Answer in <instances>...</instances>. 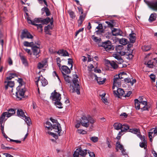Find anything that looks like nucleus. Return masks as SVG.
<instances>
[{"mask_svg": "<svg viewBox=\"0 0 157 157\" xmlns=\"http://www.w3.org/2000/svg\"><path fill=\"white\" fill-rule=\"evenodd\" d=\"M46 123V125H49V126L46 127L48 129H50L51 130L53 129L54 132H57L59 136L60 135V132L62 131V129L59 123H57V124H52L50 122L47 121Z\"/></svg>", "mask_w": 157, "mask_h": 157, "instance_id": "nucleus-1", "label": "nucleus"}, {"mask_svg": "<svg viewBox=\"0 0 157 157\" xmlns=\"http://www.w3.org/2000/svg\"><path fill=\"white\" fill-rule=\"evenodd\" d=\"M72 82L74 85H71L70 91L72 93L76 92L78 94H79L80 87L78 79L77 78H74Z\"/></svg>", "mask_w": 157, "mask_h": 157, "instance_id": "nucleus-2", "label": "nucleus"}, {"mask_svg": "<svg viewBox=\"0 0 157 157\" xmlns=\"http://www.w3.org/2000/svg\"><path fill=\"white\" fill-rule=\"evenodd\" d=\"M98 46L103 47L107 52L113 50L115 48L114 46L112 45L111 42L109 40L100 43L98 44Z\"/></svg>", "mask_w": 157, "mask_h": 157, "instance_id": "nucleus-3", "label": "nucleus"}, {"mask_svg": "<svg viewBox=\"0 0 157 157\" xmlns=\"http://www.w3.org/2000/svg\"><path fill=\"white\" fill-rule=\"evenodd\" d=\"M17 91L16 92V96L19 100H21L22 98L24 97V95L25 91V88H21L19 86L17 87Z\"/></svg>", "mask_w": 157, "mask_h": 157, "instance_id": "nucleus-4", "label": "nucleus"}, {"mask_svg": "<svg viewBox=\"0 0 157 157\" xmlns=\"http://www.w3.org/2000/svg\"><path fill=\"white\" fill-rule=\"evenodd\" d=\"M61 96L60 94L57 92L56 90H55L51 94L50 99H52L53 101L54 102L57 101H60L61 99Z\"/></svg>", "mask_w": 157, "mask_h": 157, "instance_id": "nucleus-5", "label": "nucleus"}, {"mask_svg": "<svg viewBox=\"0 0 157 157\" xmlns=\"http://www.w3.org/2000/svg\"><path fill=\"white\" fill-rule=\"evenodd\" d=\"M21 37V39H23L24 38L32 39L33 38V36L27 30L25 29L22 31Z\"/></svg>", "mask_w": 157, "mask_h": 157, "instance_id": "nucleus-6", "label": "nucleus"}, {"mask_svg": "<svg viewBox=\"0 0 157 157\" xmlns=\"http://www.w3.org/2000/svg\"><path fill=\"white\" fill-rule=\"evenodd\" d=\"M52 20L50 22V24L48 25L47 26H45L44 29V32H45L46 33L50 35H51L52 34L51 33H50V30L52 29V25H53V19L52 17Z\"/></svg>", "mask_w": 157, "mask_h": 157, "instance_id": "nucleus-7", "label": "nucleus"}, {"mask_svg": "<svg viewBox=\"0 0 157 157\" xmlns=\"http://www.w3.org/2000/svg\"><path fill=\"white\" fill-rule=\"evenodd\" d=\"M80 123L82 126L85 127H88L89 126V120L86 117L83 116L82 117Z\"/></svg>", "mask_w": 157, "mask_h": 157, "instance_id": "nucleus-8", "label": "nucleus"}, {"mask_svg": "<svg viewBox=\"0 0 157 157\" xmlns=\"http://www.w3.org/2000/svg\"><path fill=\"white\" fill-rule=\"evenodd\" d=\"M113 93L114 95H116L117 97L120 98V96L123 95L124 92L123 89L119 88L117 89L116 91L114 90L113 91Z\"/></svg>", "mask_w": 157, "mask_h": 157, "instance_id": "nucleus-9", "label": "nucleus"}, {"mask_svg": "<svg viewBox=\"0 0 157 157\" xmlns=\"http://www.w3.org/2000/svg\"><path fill=\"white\" fill-rule=\"evenodd\" d=\"M112 35L114 36H122L123 32L120 29L113 28L111 31Z\"/></svg>", "mask_w": 157, "mask_h": 157, "instance_id": "nucleus-10", "label": "nucleus"}, {"mask_svg": "<svg viewBox=\"0 0 157 157\" xmlns=\"http://www.w3.org/2000/svg\"><path fill=\"white\" fill-rule=\"evenodd\" d=\"M32 49L33 51V54L35 55L36 58H38L39 56H37L40 52V47L35 45L32 47Z\"/></svg>", "mask_w": 157, "mask_h": 157, "instance_id": "nucleus-11", "label": "nucleus"}, {"mask_svg": "<svg viewBox=\"0 0 157 157\" xmlns=\"http://www.w3.org/2000/svg\"><path fill=\"white\" fill-rule=\"evenodd\" d=\"M4 83H7L5 85V88L6 90H7L8 87H13L14 86V81H5L4 82Z\"/></svg>", "mask_w": 157, "mask_h": 157, "instance_id": "nucleus-12", "label": "nucleus"}, {"mask_svg": "<svg viewBox=\"0 0 157 157\" xmlns=\"http://www.w3.org/2000/svg\"><path fill=\"white\" fill-rule=\"evenodd\" d=\"M113 56L116 59H117L118 61L117 62L118 63L121 64L123 62V59H122L121 56L118 53H114L113 55Z\"/></svg>", "mask_w": 157, "mask_h": 157, "instance_id": "nucleus-13", "label": "nucleus"}, {"mask_svg": "<svg viewBox=\"0 0 157 157\" xmlns=\"http://www.w3.org/2000/svg\"><path fill=\"white\" fill-rule=\"evenodd\" d=\"M61 71L63 75V74H69L71 72L70 69L66 66H63L61 67Z\"/></svg>", "mask_w": 157, "mask_h": 157, "instance_id": "nucleus-14", "label": "nucleus"}, {"mask_svg": "<svg viewBox=\"0 0 157 157\" xmlns=\"http://www.w3.org/2000/svg\"><path fill=\"white\" fill-rule=\"evenodd\" d=\"M117 75H116L113 79V83L114 85H116L118 87H120L121 85V80L117 78Z\"/></svg>", "mask_w": 157, "mask_h": 157, "instance_id": "nucleus-15", "label": "nucleus"}, {"mask_svg": "<svg viewBox=\"0 0 157 157\" xmlns=\"http://www.w3.org/2000/svg\"><path fill=\"white\" fill-rule=\"evenodd\" d=\"M19 56L20 57V59L21 60L22 63L25 66H28V63L26 59V58L24 56L21 55V54L20 53L19 54Z\"/></svg>", "mask_w": 157, "mask_h": 157, "instance_id": "nucleus-16", "label": "nucleus"}, {"mask_svg": "<svg viewBox=\"0 0 157 157\" xmlns=\"http://www.w3.org/2000/svg\"><path fill=\"white\" fill-rule=\"evenodd\" d=\"M148 5L149 7L155 11H157V1L155 2H150Z\"/></svg>", "mask_w": 157, "mask_h": 157, "instance_id": "nucleus-17", "label": "nucleus"}, {"mask_svg": "<svg viewBox=\"0 0 157 157\" xmlns=\"http://www.w3.org/2000/svg\"><path fill=\"white\" fill-rule=\"evenodd\" d=\"M135 35V34L133 33L132 31V33L129 35V40L131 43L133 44L135 42L136 38Z\"/></svg>", "mask_w": 157, "mask_h": 157, "instance_id": "nucleus-18", "label": "nucleus"}, {"mask_svg": "<svg viewBox=\"0 0 157 157\" xmlns=\"http://www.w3.org/2000/svg\"><path fill=\"white\" fill-rule=\"evenodd\" d=\"M16 110V109H13L12 108L9 109L8 112H6L7 113V117L8 118L9 117L14 114L15 113Z\"/></svg>", "mask_w": 157, "mask_h": 157, "instance_id": "nucleus-19", "label": "nucleus"}, {"mask_svg": "<svg viewBox=\"0 0 157 157\" xmlns=\"http://www.w3.org/2000/svg\"><path fill=\"white\" fill-rule=\"evenodd\" d=\"M78 149L80 155L82 156H84L86 155L88 150L86 149L83 150L82 149L81 147H79Z\"/></svg>", "mask_w": 157, "mask_h": 157, "instance_id": "nucleus-20", "label": "nucleus"}, {"mask_svg": "<svg viewBox=\"0 0 157 157\" xmlns=\"http://www.w3.org/2000/svg\"><path fill=\"white\" fill-rule=\"evenodd\" d=\"M144 64L149 68H152L155 66L153 64V62L151 60H148L147 62H145Z\"/></svg>", "mask_w": 157, "mask_h": 157, "instance_id": "nucleus-21", "label": "nucleus"}, {"mask_svg": "<svg viewBox=\"0 0 157 157\" xmlns=\"http://www.w3.org/2000/svg\"><path fill=\"white\" fill-rule=\"evenodd\" d=\"M58 54L63 56H69V53L68 52L64 49L59 50L57 52Z\"/></svg>", "mask_w": 157, "mask_h": 157, "instance_id": "nucleus-22", "label": "nucleus"}, {"mask_svg": "<svg viewBox=\"0 0 157 157\" xmlns=\"http://www.w3.org/2000/svg\"><path fill=\"white\" fill-rule=\"evenodd\" d=\"M24 112L21 109H18L17 110V114L18 117H21L22 118H24L25 115L24 114Z\"/></svg>", "mask_w": 157, "mask_h": 157, "instance_id": "nucleus-23", "label": "nucleus"}, {"mask_svg": "<svg viewBox=\"0 0 157 157\" xmlns=\"http://www.w3.org/2000/svg\"><path fill=\"white\" fill-rule=\"evenodd\" d=\"M52 19H50L49 17H47L45 19H42V20L41 21V23L43 25H47L48 23L52 21Z\"/></svg>", "mask_w": 157, "mask_h": 157, "instance_id": "nucleus-24", "label": "nucleus"}, {"mask_svg": "<svg viewBox=\"0 0 157 157\" xmlns=\"http://www.w3.org/2000/svg\"><path fill=\"white\" fill-rule=\"evenodd\" d=\"M6 112L3 113L1 115L0 117V123H3L4 121V122L7 119V118H5V117L7 116Z\"/></svg>", "mask_w": 157, "mask_h": 157, "instance_id": "nucleus-25", "label": "nucleus"}, {"mask_svg": "<svg viewBox=\"0 0 157 157\" xmlns=\"http://www.w3.org/2000/svg\"><path fill=\"white\" fill-rule=\"evenodd\" d=\"M17 75L15 73H10L9 74L8 76L6 77V80H11L12 78H14L15 77H17Z\"/></svg>", "mask_w": 157, "mask_h": 157, "instance_id": "nucleus-26", "label": "nucleus"}, {"mask_svg": "<svg viewBox=\"0 0 157 157\" xmlns=\"http://www.w3.org/2000/svg\"><path fill=\"white\" fill-rule=\"evenodd\" d=\"M156 18V14L155 13H151L149 19V21L150 22H152L155 20Z\"/></svg>", "mask_w": 157, "mask_h": 157, "instance_id": "nucleus-27", "label": "nucleus"}, {"mask_svg": "<svg viewBox=\"0 0 157 157\" xmlns=\"http://www.w3.org/2000/svg\"><path fill=\"white\" fill-rule=\"evenodd\" d=\"M107 63H109L110 65L114 69H116L117 68V64L113 61H110L109 60H107Z\"/></svg>", "mask_w": 157, "mask_h": 157, "instance_id": "nucleus-28", "label": "nucleus"}, {"mask_svg": "<svg viewBox=\"0 0 157 157\" xmlns=\"http://www.w3.org/2000/svg\"><path fill=\"white\" fill-rule=\"evenodd\" d=\"M113 126L115 129L116 130L121 129V127H122V124L119 123H115Z\"/></svg>", "mask_w": 157, "mask_h": 157, "instance_id": "nucleus-29", "label": "nucleus"}, {"mask_svg": "<svg viewBox=\"0 0 157 157\" xmlns=\"http://www.w3.org/2000/svg\"><path fill=\"white\" fill-rule=\"evenodd\" d=\"M129 131L134 134H137H137H140L139 129L137 128H131L129 129Z\"/></svg>", "mask_w": 157, "mask_h": 157, "instance_id": "nucleus-30", "label": "nucleus"}, {"mask_svg": "<svg viewBox=\"0 0 157 157\" xmlns=\"http://www.w3.org/2000/svg\"><path fill=\"white\" fill-rule=\"evenodd\" d=\"M54 103L55 105L59 109H62L63 108L62 104L61 102L60 101H57L54 102Z\"/></svg>", "mask_w": 157, "mask_h": 157, "instance_id": "nucleus-31", "label": "nucleus"}, {"mask_svg": "<svg viewBox=\"0 0 157 157\" xmlns=\"http://www.w3.org/2000/svg\"><path fill=\"white\" fill-rule=\"evenodd\" d=\"M135 105L136 109L139 110L140 109V103L138 99H136L134 100Z\"/></svg>", "mask_w": 157, "mask_h": 157, "instance_id": "nucleus-32", "label": "nucleus"}, {"mask_svg": "<svg viewBox=\"0 0 157 157\" xmlns=\"http://www.w3.org/2000/svg\"><path fill=\"white\" fill-rule=\"evenodd\" d=\"M119 42L120 44H121L123 45H125L128 44V41L127 39L122 38L120 39Z\"/></svg>", "mask_w": 157, "mask_h": 157, "instance_id": "nucleus-33", "label": "nucleus"}, {"mask_svg": "<svg viewBox=\"0 0 157 157\" xmlns=\"http://www.w3.org/2000/svg\"><path fill=\"white\" fill-rule=\"evenodd\" d=\"M92 38L94 42L98 43V44L100 43V42L101 41V38H98L97 37L95 36L94 35L92 36Z\"/></svg>", "mask_w": 157, "mask_h": 157, "instance_id": "nucleus-34", "label": "nucleus"}, {"mask_svg": "<svg viewBox=\"0 0 157 157\" xmlns=\"http://www.w3.org/2000/svg\"><path fill=\"white\" fill-rule=\"evenodd\" d=\"M63 76L64 78V80L66 82L69 83L71 82V80L70 78H71V77L67 75L66 74L63 73Z\"/></svg>", "mask_w": 157, "mask_h": 157, "instance_id": "nucleus-35", "label": "nucleus"}, {"mask_svg": "<svg viewBox=\"0 0 157 157\" xmlns=\"http://www.w3.org/2000/svg\"><path fill=\"white\" fill-rule=\"evenodd\" d=\"M123 46L122 45H117L116 46L115 49L117 51V52L118 53L119 52H121V51L123 48Z\"/></svg>", "mask_w": 157, "mask_h": 157, "instance_id": "nucleus-36", "label": "nucleus"}, {"mask_svg": "<svg viewBox=\"0 0 157 157\" xmlns=\"http://www.w3.org/2000/svg\"><path fill=\"white\" fill-rule=\"evenodd\" d=\"M151 48L150 45H145L142 47V49L143 51L144 52H147Z\"/></svg>", "mask_w": 157, "mask_h": 157, "instance_id": "nucleus-37", "label": "nucleus"}, {"mask_svg": "<svg viewBox=\"0 0 157 157\" xmlns=\"http://www.w3.org/2000/svg\"><path fill=\"white\" fill-rule=\"evenodd\" d=\"M129 126L128 125L123 124V125H122V127H121V132H125L126 131H127L128 129L129 130Z\"/></svg>", "mask_w": 157, "mask_h": 157, "instance_id": "nucleus-38", "label": "nucleus"}, {"mask_svg": "<svg viewBox=\"0 0 157 157\" xmlns=\"http://www.w3.org/2000/svg\"><path fill=\"white\" fill-rule=\"evenodd\" d=\"M106 80V78H105L102 80V78L101 77H99L97 81L99 84L102 85L104 83Z\"/></svg>", "mask_w": 157, "mask_h": 157, "instance_id": "nucleus-39", "label": "nucleus"}, {"mask_svg": "<svg viewBox=\"0 0 157 157\" xmlns=\"http://www.w3.org/2000/svg\"><path fill=\"white\" fill-rule=\"evenodd\" d=\"M25 118V121L26 122L27 125L28 126H30V124L31 123H30L31 122V120L29 118V117H27L25 116V117H24Z\"/></svg>", "mask_w": 157, "mask_h": 157, "instance_id": "nucleus-40", "label": "nucleus"}, {"mask_svg": "<svg viewBox=\"0 0 157 157\" xmlns=\"http://www.w3.org/2000/svg\"><path fill=\"white\" fill-rule=\"evenodd\" d=\"M137 136L140 138L142 141H143V142L147 144V141L145 139V136H142L140 134H137Z\"/></svg>", "mask_w": 157, "mask_h": 157, "instance_id": "nucleus-41", "label": "nucleus"}, {"mask_svg": "<svg viewBox=\"0 0 157 157\" xmlns=\"http://www.w3.org/2000/svg\"><path fill=\"white\" fill-rule=\"evenodd\" d=\"M68 13H69L71 18L72 19H74L75 17V15L74 12L71 10H69L67 11Z\"/></svg>", "mask_w": 157, "mask_h": 157, "instance_id": "nucleus-42", "label": "nucleus"}, {"mask_svg": "<svg viewBox=\"0 0 157 157\" xmlns=\"http://www.w3.org/2000/svg\"><path fill=\"white\" fill-rule=\"evenodd\" d=\"M41 81L42 85L43 86H45L48 83V82L47 80L45 79V78H42L41 80Z\"/></svg>", "mask_w": 157, "mask_h": 157, "instance_id": "nucleus-43", "label": "nucleus"}, {"mask_svg": "<svg viewBox=\"0 0 157 157\" xmlns=\"http://www.w3.org/2000/svg\"><path fill=\"white\" fill-rule=\"evenodd\" d=\"M116 146V147L118 148L121 150L124 148L123 146L120 144L119 141H117V142Z\"/></svg>", "mask_w": 157, "mask_h": 157, "instance_id": "nucleus-44", "label": "nucleus"}, {"mask_svg": "<svg viewBox=\"0 0 157 157\" xmlns=\"http://www.w3.org/2000/svg\"><path fill=\"white\" fill-rule=\"evenodd\" d=\"M48 134L49 135H50L54 137L56 139H58V136L55 133L52 132H48Z\"/></svg>", "mask_w": 157, "mask_h": 157, "instance_id": "nucleus-45", "label": "nucleus"}, {"mask_svg": "<svg viewBox=\"0 0 157 157\" xmlns=\"http://www.w3.org/2000/svg\"><path fill=\"white\" fill-rule=\"evenodd\" d=\"M105 22L108 25V27L111 28V30L113 29L114 26L110 21H106Z\"/></svg>", "mask_w": 157, "mask_h": 157, "instance_id": "nucleus-46", "label": "nucleus"}, {"mask_svg": "<svg viewBox=\"0 0 157 157\" xmlns=\"http://www.w3.org/2000/svg\"><path fill=\"white\" fill-rule=\"evenodd\" d=\"M79 155H80L79 153L78 149L77 148L73 154V157H78Z\"/></svg>", "mask_w": 157, "mask_h": 157, "instance_id": "nucleus-47", "label": "nucleus"}, {"mask_svg": "<svg viewBox=\"0 0 157 157\" xmlns=\"http://www.w3.org/2000/svg\"><path fill=\"white\" fill-rule=\"evenodd\" d=\"M90 139L93 142L96 143L98 141V138L97 137L94 136V137H92Z\"/></svg>", "mask_w": 157, "mask_h": 157, "instance_id": "nucleus-48", "label": "nucleus"}, {"mask_svg": "<svg viewBox=\"0 0 157 157\" xmlns=\"http://www.w3.org/2000/svg\"><path fill=\"white\" fill-rule=\"evenodd\" d=\"M42 19L41 18H36L34 19L33 21L34 23L41 22Z\"/></svg>", "mask_w": 157, "mask_h": 157, "instance_id": "nucleus-49", "label": "nucleus"}, {"mask_svg": "<svg viewBox=\"0 0 157 157\" xmlns=\"http://www.w3.org/2000/svg\"><path fill=\"white\" fill-rule=\"evenodd\" d=\"M26 19L27 21V22L29 24L33 25V24L34 23L33 21L31 20V18L29 16L27 17Z\"/></svg>", "mask_w": 157, "mask_h": 157, "instance_id": "nucleus-50", "label": "nucleus"}, {"mask_svg": "<svg viewBox=\"0 0 157 157\" xmlns=\"http://www.w3.org/2000/svg\"><path fill=\"white\" fill-rule=\"evenodd\" d=\"M33 25H35L37 27L38 29H40L42 31L43 29H42V25L41 24H36L35 23H34L33 24Z\"/></svg>", "mask_w": 157, "mask_h": 157, "instance_id": "nucleus-51", "label": "nucleus"}, {"mask_svg": "<svg viewBox=\"0 0 157 157\" xmlns=\"http://www.w3.org/2000/svg\"><path fill=\"white\" fill-rule=\"evenodd\" d=\"M88 120H89V123H90L92 124L91 126V127H93L92 124L94 123L95 122V121L91 117H89L88 118Z\"/></svg>", "mask_w": 157, "mask_h": 157, "instance_id": "nucleus-52", "label": "nucleus"}, {"mask_svg": "<svg viewBox=\"0 0 157 157\" xmlns=\"http://www.w3.org/2000/svg\"><path fill=\"white\" fill-rule=\"evenodd\" d=\"M87 153L89 154L90 157H95V155L94 152H91L90 150H88Z\"/></svg>", "mask_w": 157, "mask_h": 157, "instance_id": "nucleus-53", "label": "nucleus"}, {"mask_svg": "<svg viewBox=\"0 0 157 157\" xmlns=\"http://www.w3.org/2000/svg\"><path fill=\"white\" fill-rule=\"evenodd\" d=\"M50 120L52 122L53 124H57V123H59L57 120L54 119L52 117H50Z\"/></svg>", "mask_w": 157, "mask_h": 157, "instance_id": "nucleus-54", "label": "nucleus"}, {"mask_svg": "<svg viewBox=\"0 0 157 157\" xmlns=\"http://www.w3.org/2000/svg\"><path fill=\"white\" fill-rule=\"evenodd\" d=\"M104 33V30H101L100 29L99 30L98 29V30H97L95 31V33H96V34L98 35V34H101V33Z\"/></svg>", "mask_w": 157, "mask_h": 157, "instance_id": "nucleus-55", "label": "nucleus"}, {"mask_svg": "<svg viewBox=\"0 0 157 157\" xmlns=\"http://www.w3.org/2000/svg\"><path fill=\"white\" fill-rule=\"evenodd\" d=\"M153 133V131L150 132H149V133H148V136H149V139H150V142H152V135Z\"/></svg>", "mask_w": 157, "mask_h": 157, "instance_id": "nucleus-56", "label": "nucleus"}, {"mask_svg": "<svg viewBox=\"0 0 157 157\" xmlns=\"http://www.w3.org/2000/svg\"><path fill=\"white\" fill-rule=\"evenodd\" d=\"M96 29H97L99 30L101 29V30H103V26L102 25L101 23L99 24L98 25V26H97L96 28Z\"/></svg>", "mask_w": 157, "mask_h": 157, "instance_id": "nucleus-57", "label": "nucleus"}, {"mask_svg": "<svg viewBox=\"0 0 157 157\" xmlns=\"http://www.w3.org/2000/svg\"><path fill=\"white\" fill-rule=\"evenodd\" d=\"M23 45L25 47H31V45H30L29 42L27 41H25L23 42Z\"/></svg>", "mask_w": 157, "mask_h": 157, "instance_id": "nucleus-58", "label": "nucleus"}, {"mask_svg": "<svg viewBox=\"0 0 157 157\" xmlns=\"http://www.w3.org/2000/svg\"><path fill=\"white\" fill-rule=\"evenodd\" d=\"M43 67H44L43 65L42 64L41 62H39L38 63L37 67L38 69H40Z\"/></svg>", "mask_w": 157, "mask_h": 157, "instance_id": "nucleus-59", "label": "nucleus"}, {"mask_svg": "<svg viewBox=\"0 0 157 157\" xmlns=\"http://www.w3.org/2000/svg\"><path fill=\"white\" fill-rule=\"evenodd\" d=\"M120 116L121 117V118H127L128 115L126 113H121V114L120 115Z\"/></svg>", "mask_w": 157, "mask_h": 157, "instance_id": "nucleus-60", "label": "nucleus"}, {"mask_svg": "<svg viewBox=\"0 0 157 157\" xmlns=\"http://www.w3.org/2000/svg\"><path fill=\"white\" fill-rule=\"evenodd\" d=\"M126 55L128 56V57H127V59H131L133 57V55L132 54H130L128 52H127V54H126Z\"/></svg>", "mask_w": 157, "mask_h": 157, "instance_id": "nucleus-61", "label": "nucleus"}, {"mask_svg": "<svg viewBox=\"0 0 157 157\" xmlns=\"http://www.w3.org/2000/svg\"><path fill=\"white\" fill-rule=\"evenodd\" d=\"M85 17L86 15L85 14L80 15L79 19L83 21L85 19Z\"/></svg>", "mask_w": 157, "mask_h": 157, "instance_id": "nucleus-62", "label": "nucleus"}, {"mask_svg": "<svg viewBox=\"0 0 157 157\" xmlns=\"http://www.w3.org/2000/svg\"><path fill=\"white\" fill-rule=\"evenodd\" d=\"M17 82L19 83V86L21 87L22 85L23 79L21 78H19Z\"/></svg>", "mask_w": 157, "mask_h": 157, "instance_id": "nucleus-63", "label": "nucleus"}, {"mask_svg": "<svg viewBox=\"0 0 157 157\" xmlns=\"http://www.w3.org/2000/svg\"><path fill=\"white\" fill-rule=\"evenodd\" d=\"M150 78L153 82H155V76L154 75L151 74L150 75Z\"/></svg>", "mask_w": 157, "mask_h": 157, "instance_id": "nucleus-64", "label": "nucleus"}]
</instances>
